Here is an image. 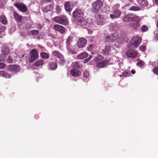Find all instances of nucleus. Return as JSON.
<instances>
[{
	"instance_id": "nucleus-23",
	"label": "nucleus",
	"mask_w": 158,
	"mask_h": 158,
	"mask_svg": "<svg viewBox=\"0 0 158 158\" xmlns=\"http://www.w3.org/2000/svg\"><path fill=\"white\" fill-rule=\"evenodd\" d=\"M89 73L85 71L83 73V80L85 81H87L89 80Z\"/></svg>"
},
{
	"instance_id": "nucleus-14",
	"label": "nucleus",
	"mask_w": 158,
	"mask_h": 158,
	"mask_svg": "<svg viewBox=\"0 0 158 158\" xmlns=\"http://www.w3.org/2000/svg\"><path fill=\"white\" fill-rule=\"evenodd\" d=\"M140 20L139 17V19L138 20H135V23H131L130 24V26L134 29H137L140 26L139 24V20Z\"/></svg>"
},
{
	"instance_id": "nucleus-60",
	"label": "nucleus",
	"mask_w": 158,
	"mask_h": 158,
	"mask_svg": "<svg viewBox=\"0 0 158 158\" xmlns=\"http://www.w3.org/2000/svg\"><path fill=\"white\" fill-rule=\"evenodd\" d=\"M97 66L98 67V64H97Z\"/></svg>"
},
{
	"instance_id": "nucleus-59",
	"label": "nucleus",
	"mask_w": 158,
	"mask_h": 158,
	"mask_svg": "<svg viewBox=\"0 0 158 158\" xmlns=\"http://www.w3.org/2000/svg\"><path fill=\"white\" fill-rule=\"evenodd\" d=\"M99 5H100V3H101V2H100V0L99 1Z\"/></svg>"
},
{
	"instance_id": "nucleus-10",
	"label": "nucleus",
	"mask_w": 158,
	"mask_h": 158,
	"mask_svg": "<svg viewBox=\"0 0 158 158\" xmlns=\"http://www.w3.org/2000/svg\"><path fill=\"white\" fill-rule=\"evenodd\" d=\"M91 10L93 12L95 13L99 11V1L97 0L92 4Z\"/></svg>"
},
{
	"instance_id": "nucleus-17",
	"label": "nucleus",
	"mask_w": 158,
	"mask_h": 158,
	"mask_svg": "<svg viewBox=\"0 0 158 158\" xmlns=\"http://www.w3.org/2000/svg\"><path fill=\"white\" fill-rule=\"evenodd\" d=\"M138 4L142 6H145L148 5V2L147 0H137Z\"/></svg>"
},
{
	"instance_id": "nucleus-19",
	"label": "nucleus",
	"mask_w": 158,
	"mask_h": 158,
	"mask_svg": "<svg viewBox=\"0 0 158 158\" xmlns=\"http://www.w3.org/2000/svg\"><path fill=\"white\" fill-rule=\"evenodd\" d=\"M57 67V65L55 62L51 63L49 64L48 69L50 70L56 69Z\"/></svg>"
},
{
	"instance_id": "nucleus-51",
	"label": "nucleus",
	"mask_w": 158,
	"mask_h": 158,
	"mask_svg": "<svg viewBox=\"0 0 158 158\" xmlns=\"http://www.w3.org/2000/svg\"><path fill=\"white\" fill-rule=\"evenodd\" d=\"M130 4H126L125 6H124V7H128V6H130Z\"/></svg>"
},
{
	"instance_id": "nucleus-28",
	"label": "nucleus",
	"mask_w": 158,
	"mask_h": 158,
	"mask_svg": "<svg viewBox=\"0 0 158 158\" xmlns=\"http://www.w3.org/2000/svg\"><path fill=\"white\" fill-rule=\"evenodd\" d=\"M52 54L55 56L59 58H62L63 55L57 51H54L52 52Z\"/></svg>"
},
{
	"instance_id": "nucleus-57",
	"label": "nucleus",
	"mask_w": 158,
	"mask_h": 158,
	"mask_svg": "<svg viewBox=\"0 0 158 158\" xmlns=\"http://www.w3.org/2000/svg\"><path fill=\"white\" fill-rule=\"evenodd\" d=\"M2 61V60L0 58V62Z\"/></svg>"
},
{
	"instance_id": "nucleus-29",
	"label": "nucleus",
	"mask_w": 158,
	"mask_h": 158,
	"mask_svg": "<svg viewBox=\"0 0 158 158\" xmlns=\"http://www.w3.org/2000/svg\"><path fill=\"white\" fill-rule=\"evenodd\" d=\"M39 31L37 30H32L28 33L29 35H32L33 36L37 35L38 34Z\"/></svg>"
},
{
	"instance_id": "nucleus-21",
	"label": "nucleus",
	"mask_w": 158,
	"mask_h": 158,
	"mask_svg": "<svg viewBox=\"0 0 158 158\" xmlns=\"http://www.w3.org/2000/svg\"><path fill=\"white\" fill-rule=\"evenodd\" d=\"M88 55V54L85 52L78 55L77 57L79 59H82L87 57Z\"/></svg>"
},
{
	"instance_id": "nucleus-52",
	"label": "nucleus",
	"mask_w": 158,
	"mask_h": 158,
	"mask_svg": "<svg viewBox=\"0 0 158 158\" xmlns=\"http://www.w3.org/2000/svg\"><path fill=\"white\" fill-rule=\"evenodd\" d=\"M131 73L132 74H135V71L134 70H132L131 71Z\"/></svg>"
},
{
	"instance_id": "nucleus-24",
	"label": "nucleus",
	"mask_w": 158,
	"mask_h": 158,
	"mask_svg": "<svg viewBox=\"0 0 158 158\" xmlns=\"http://www.w3.org/2000/svg\"><path fill=\"white\" fill-rule=\"evenodd\" d=\"M2 53L4 55H7L9 52V50L6 46H4L2 49Z\"/></svg>"
},
{
	"instance_id": "nucleus-22",
	"label": "nucleus",
	"mask_w": 158,
	"mask_h": 158,
	"mask_svg": "<svg viewBox=\"0 0 158 158\" xmlns=\"http://www.w3.org/2000/svg\"><path fill=\"white\" fill-rule=\"evenodd\" d=\"M72 66L74 68L79 69L81 67V65L78 61H76L73 62L72 64Z\"/></svg>"
},
{
	"instance_id": "nucleus-35",
	"label": "nucleus",
	"mask_w": 158,
	"mask_h": 158,
	"mask_svg": "<svg viewBox=\"0 0 158 158\" xmlns=\"http://www.w3.org/2000/svg\"><path fill=\"white\" fill-rule=\"evenodd\" d=\"M41 57L43 58L47 59L49 57V55L45 52H43L40 53Z\"/></svg>"
},
{
	"instance_id": "nucleus-1",
	"label": "nucleus",
	"mask_w": 158,
	"mask_h": 158,
	"mask_svg": "<svg viewBox=\"0 0 158 158\" xmlns=\"http://www.w3.org/2000/svg\"><path fill=\"white\" fill-rule=\"evenodd\" d=\"M83 10L80 9H76L73 13V16L77 20L78 25L82 26L85 23L83 18Z\"/></svg>"
},
{
	"instance_id": "nucleus-4",
	"label": "nucleus",
	"mask_w": 158,
	"mask_h": 158,
	"mask_svg": "<svg viewBox=\"0 0 158 158\" xmlns=\"http://www.w3.org/2000/svg\"><path fill=\"white\" fill-rule=\"evenodd\" d=\"M53 20L57 23L63 25H65L67 23V20L65 16H59L53 18Z\"/></svg>"
},
{
	"instance_id": "nucleus-7",
	"label": "nucleus",
	"mask_w": 158,
	"mask_h": 158,
	"mask_svg": "<svg viewBox=\"0 0 158 158\" xmlns=\"http://www.w3.org/2000/svg\"><path fill=\"white\" fill-rule=\"evenodd\" d=\"M121 14V12L120 10L118 9H115L113 14L110 15V18L113 19H117L120 17Z\"/></svg>"
},
{
	"instance_id": "nucleus-49",
	"label": "nucleus",
	"mask_w": 158,
	"mask_h": 158,
	"mask_svg": "<svg viewBox=\"0 0 158 158\" xmlns=\"http://www.w3.org/2000/svg\"><path fill=\"white\" fill-rule=\"evenodd\" d=\"M43 1L45 3H50L51 2V0H44Z\"/></svg>"
},
{
	"instance_id": "nucleus-47",
	"label": "nucleus",
	"mask_w": 158,
	"mask_h": 158,
	"mask_svg": "<svg viewBox=\"0 0 158 158\" xmlns=\"http://www.w3.org/2000/svg\"><path fill=\"white\" fill-rule=\"evenodd\" d=\"M120 4H116L114 6V7L115 9H118L120 7Z\"/></svg>"
},
{
	"instance_id": "nucleus-12",
	"label": "nucleus",
	"mask_w": 158,
	"mask_h": 158,
	"mask_svg": "<svg viewBox=\"0 0 158 158\" xmlns=\"http://www.w3.org/2000/svg\"><path fill=\"white\" fill-rule=\"evenodd\" d=\"M68 47L67 48L69 53L71 54H75L77 53V50L76 45L73 46L72 45L69 47Z\"/></svg>"
},
{
	"instance_id": "nucleus-25",
	"label": "nucleus",
	"mask_w": 158,
	"mask_h": 158,
	"mask_svg": "<svg viewBox=\"0 0 158 158\" xmlns=\"http://www.w3.org/2000/svg\"><path fill=\"white\" fill-rule=\"evenodd\" d=\"M71 73L73 76L76 77L79 75L80 72L77 70L73 69L71 70Z\"/></svg>"
},
{
	"instance_id": "nucleus-32",
	"label": "nucleus",
	"mask_w": 158,
	"mask_h": 158,
	"mask_svg": "<svg viewBox=\"0 0 158 158\" xmlns=\"http://www.w3.org/2000/svg\"><path fill=\"white\" fill-rule=\"evenodd\" d=\"M140 8L139 6H132L129 9V10L133 11H138L140 10Z\"/></svg>"
},
{
	"instance_id": "nucleus-38",
	"label": "nucleus",
	"mask_w": 158,
	"mask_h": 158,
	"mask_svg": "<svg viewBox=\"0 0 158 158\" xmlns=\"http://www.w3.org/2000/svg\"><path fill=\"white\" fill-rule=\"evenodd\" d=\"M59 60V64L61 65H64L65 63V61L62 58H60Z\"/></svg>"
},
{
	"instance_id": "nucleus-15",
	"label": "nucleus",
	"mask_w": 158,
	"mask_h": 158,
	"mask_svg": "<svg viewBox=\"0 0 158 158\" xmlns=\"http://www.w3.org/2000/svg\"><path fill=\"white\" fill-rule=\"evenodd\" d=\"M64 8L66 11L70 12L72 10L71 3L70 2H66L64 5Z\"/></svg>"
},
{
	"instance_id": "nucleus-13",
	"label": "nucleus",
	"mask_w": 158,
	"mask_h": 158,
	"mask_svg": "<svg viewBox=\"0 0 158 158\" xmlns=\"http://www.w3.org/2000/svg\"><path fill=\"white\" fill-rule=\"evenodd\" d=\"M53 27L55 30L60 32L61 33H63L65 31L64 27L58 24L54 25Z\"/></svg>"
},
{
	"instance_id": "nucleus-41",
	"label": "nucleus",
	"mask_w": 158,
	"mask_h": 158,
	"mask_svg": "<svg viewBox=\"0 0 158 158\" xmlns=\"http://www.w3.org/2000/svg\"><path fill=\"white\" fill-rule=\"evenodd\" d=\"M139 49L142 51H144L146 49V46L141 45L139 47Z\"/></svg>"
},
{
	"instance_id": "nucleus-20",
	"label": "nucleus",
	"mask_w": 158,
	"mask_h": 158,
	"mask_svg": "<svg viewBox=\"0 0 158 158\" xmlns=\"http://www.w3.org/2000/svg\"><path fill=\"white\" fill-rule=\"evenodd\" d=\"M14 17L15 19L18 22H21L22 19V17L15 12L14 13Z\"/></svg>"
},
{
	"instance_id": "nucleus-3",
	"label": "nucleus",
	"mask_w": 158,
	"mask_h": 158,
	"mask_svg": "<svg viewBox=\"0 0 158 158\" xmlns=\"http://www.w3.org/2000/svg\"><path fill=\"white\" fill-rule=\"evenodd\" d=\"M139 19V16L131 13L125 15L123 18V21L126 22H134Z\"/></svg>"
},
{
	"instance_id": "nucleus-54",
	"label": "nucleus",
	"mask_w": 158,
	"mask_h": 158,
	"mask_svg": "<svg viewBox=\"0 0 158 158\" xmlns=\"http://www.w3.org/2000/svg\"><path fill=\"white\" fill-rule=\"evenodd\" d=\"M94 60H95L96 61H97L98 60V57H97L96 58H94Z\"/></svg>"
},
{
	"instance_id": "nucleus-36",
	"label": "nucleus",
	"mask_w": 158,
	"mask_h": 158,
	"mask_svg": "<svg viewBox=\"0 0 158 158\" xmlns=\"http://www.w3.org/2000/svg\"><path fill=\"white\" fill-rule=\"evenodd\" d=\"M144 64L145 63L143 62L142 60H140L137 63V65L140 68H142L144 66Z\"/></svg>"
},
{
	"instance_id": "nucleus-34",
	"label": "nucleus",
	"mask_w": 158,
	"mask_h": 158,
	"mask_svg": "<svg viewBox=\"0 0 158 158\" xmlns=\"http://www.w3.org/2000/svg\"><path fill=\"white\" fill-rule=\"evenodd\" d=\"M130 74V71L129 70H127L123 72L122 76L123 77H126L129 76Z\"/></svg>"
},
{
	"instance_id": "nucleus-39",
	"label": "nucleus",
	"mask_w": 158,
	"mask_h": 158,
	"mask_svg": "<svg viewBox=\"0 0 158 158\" xmlns=\"http://www.w3.org/2000/svg\"><path fill=\"white\" fill-rule=\"evenodd\" d=\"M5 29L6 27L5 26L1 24L0 25V35Z\"/></svg>"
},
{
	"instance_id": "nucleus-53",
	"label": "nucleus",
	"mask_w": 158,
	"mask_h": 158,
	"mask_svg": "<svg viewBox=\"0 0 158 158\" xmlns=\"http://www.w3.org/2000/svg\"><path fill=\"white\" fill-rule=\"evenodd\" d=\"M155 3L158 5V0H155Z\"/></svg>"
},
{
	"instance_id": "nucleus-45",
	"label": "nucleus",
	"mask_w": 158,
	"mask_h": 158,
	"mask_svg": "<svg viewBox=\"0 0 158 158\" xmlns=\"http://www.w3.org/2000/svg\"><path fill=\"white\" fill-rule=\"evenodd\" d=\"M94 48V46L93 45L91 44L87 47V50L88 51H90L92 50Z\"/></svg>"
},
{
	"instance_id": "nucleus-18",
	"label": "nucleus",
	"mask_w": 158,
	"mask_h": 158,
	"mask_svg": "<svg viewBox=\"0 0 158 158\" xmlns=\"http://www.w3.org/2000/svg\"><path fill=\"white\" fill-rule=\"evenodd\" d=\"M0 75L6 78H10L11 77V75L3 71H0Z\"/></svg>"
},
{
	"instance_id": "nucleus-61",
	"label": "nucleus",
	"mask_w": 158,
	"mask_h": 158,
	"mask_svg": "<svg viewBox=\"0 0 158 158\" xmlns=\"http://www.w3.org/2000/svg\"><path fill=\"white\" fill-rule=\"evenodd\" d=\"M90 42H92V40H90Z\"/></svg>"
},
{
	"instance_id": "nucleus-55",
	"label": "nucleus",
	"mask_w": 158,
	"mask_h": 158,
	"mask_svg": "<svg viewBox=\"0 0 158 158\" xmlns=\"http://www.w3.org/2000/svg\"><path fill=\"white\" fill-rule=\"evenodd\" d=\"M156 27L157 28H158V21L157 22V24H156Z\"/></svg>"
},
{
	"instance_id": "nucleus-33",
	"label": "nucleus",
	"mask_w": 158,
	"mask_h": 158,
	"mask_svg": "<svg viewBox=\"0 0 158 158\" xmlns=\"http://www.w3.org/2000/svg\"><path fill=\"white\" fill-rule=\"evenodd\" d=\"M110 48L109 46H106L104 49L102 50V51L104 53L107 55L109 54V52Z\"/></svg>"
},
{
	"instance_id": "nucleus-8",
	"label": "nucleus",
	"mask_w": 158,
	"mask_h": 158,
	"mask_svg": "<svg viewBox=\"0 0 158 158\" xmlns=\"http://www.w3.org/2000/svg\"><path fill=\"white\" fill-rule=\"evenodd\" d=\"M138 54V52L135 50H129L126 52V55L127 57L132 58L135 57Z\"/></svg>"
},
{
	"instance_id": "nucleus-58",
	"label": "nucleus",
	"mask_w": 158,
	"mask_h": 158,
	"mask_svg": "<svg viewBox=\"0 0 158 158\" xmlns=\"http://www.w3.org/2000/svg\"><path fill=\"white\" fill-rule=\"evenodd\" d=\"M157 64H158V60H157Z\"/></svg>"
},
{
	"instance_id": "nucleus-9",
	"label": "nucleus",
	"mask_w": 158,
	"mask_h": 158,
	"mask_svg": "<svg viewBox=\"0 0 158 158\" xmlns=\"http://www.w3.org/2000/svg\"><path fill=\"white\" fill-rule=\"evenodd\" d=\"M14 5L20 11L22 12H26L27 11L26 6L23 4L16 3Z\"/></svg>"
},
{
	"instance_id": "nucleus-2",
	"label": "nucleus",
	"mask_w": 158,
	"mask_h": 158,
	"mask_svg": "<svg viewBox=\"0 0 158 158\" xmlns=\"http://www.w3.org/2000/svg\"><path fill=\"white\" fill-rule=\"evenodd\" d=\"M142 38L136 36L133 37L128 44V47L130 49L137 48L141 42Z\"/></svg>"
},
{
	"instance_id": "nucleus-30",
	"label": "nucleus",
	"mask_w": 158,
	"mask_h": 158,
	"mask_svg": "<svg viewBox=\"0 0 158 158\" xmlns=\"http://www.w3.org/2000/svg\"><path fill=\"white\" fill-rule=\"evenodd\" d=\"M44 61L42 60H38L35 62L34 64L37 66L42 65L44 64Z\"/></svg>"
},
{
	"instance_id": "nucleus-11",
	"label": "nucleus",
	"mask_w": 158,
	"mask_h": 158,
	"mask_svg": "<svg viewBox=\"0 0 158 158\" xmlns=\"http://www.w3.org/2000/svg\"><path fill=\"white\" fill-rule=\"evenodd\" d=\"M86 40L84 38L80 39L77 42V46L79 48H81L85 47L87 43Z\"/></svg>"
},
{
	"instance_id": "nucleus-44",
	"label": "nucleus",
	"mask_w": 158,
	"mask_h": 158,
	"mask_svg": "<svg viewBox=\"0 0 158 158\" xmlns=\"http://www.w3.org/2000/svg\"><path fill=\"white\" fill-rule=\"evenodd\" d=\"M6 66V64L4 63H0V69H2L4 68Z\"/></svg>"
},
{
	"instance_id": "nucleus-16",
	"label": "nucleus",
	"mask_w": 158,
	"mask_h": 158,
	"mask_svg": "<svg viewBox=\"0 0 158 158\" xmlns=\"http://www.w3.org/2000/svg\"><path fill=\"white\" fill-rule=\"evenodd\" d=\"M10 70L12 72H17L19 71L20 69L18 65H12L10 66Z\"/></svg>"
},
{
	"instance_id": "nucleus-27",
	"label": "nucleus",
	"mask_w": 158,
	"mask_h": 158,
	"mask_svg": "<svg viewBox=\"0 0 158 158\" xmlns=\"http://www.w3.org/2000/svg\"><path fill=\"white\" fill-rule=\"evenodd\" d=\"M0 21L3 24L6 25L7 23V19L6 17L3 15H2L0 17Z\"/></svg>"
},
{
	"instance_id": "nucleus-40",
	"label": "nucleus",
	"mask_w": 158,
	"mask_h": 158,
	"mask_svg": "<svg viewBox=\"0 0 158 158\" xmlns=\"http://www.w3.org/2000/svg\"><path fill=\"white\" fill-rule=\"evenodd\" d=\"M152 71L155 74L158 75V66L155 67L153 68Z\"/></svg>"
},
{
	"instance_id": "nucleus-50",
	"label": "nucleus",
	"mask_w": 158,
	"mask_h": 158,
	"mask_svg": "<svg viewBox=\"0 0 158 158\" xmlns=\"http://www.w3.org/2000/svg\"><path fill=\"white\" fill-rule=\"evenodd\" d=\"M56 9L57 11L59 13L60 12V10L59 6H57L56 7Z\"/></svg>"
},
{
	"instance_id": "nucleus-5",
	"label": "nucleus",
	"mask_w": 158,
	"mask_h": 158,
	"mask_svg": "<svg viewBox=\"0 0 158 158\" xmlns=\"http://www.w3.org/2000/svg\"><path fill=\"white\" fill-rule=\"evenodd\" d=\"M119 37V34L114 33L109 35L106 38V41L111 43L114 42L117 40Z\"/></svg>"
},
{
	"instance_id": "nucleus-6",
	"label": "nucleus",
	"mask_w": 158,
	"mask_h": 158,
	"mask_svg": "<svg viewBox=\"0 0 158 158\" xmlns=\"http://www.w3.org/2000/svg\"><path fill=\"white\" fill-rule=\"evenodd\" d=\"M30 58L29 60L30 62H32L38 58L37 50L36 49H32L30 52Z\"/></svg>"
},
{
	"instance_id": "nucleus-56",
	"label": "nucleus",
	"mask_w": 158,
	"mask_h": 158,
	"mask_svg": "<svg viewBox=\"0 0 158 158\" xmlns=\"http://www.w3.org/2000/svg\"><path fill=\"white\" fill-rule=\"evenodd\" d=\"M88 33H89V34H90V33H92V32L91 31H88Z\"/></svg>"
},
{
	"instance_id": "nucleus-43",
	"label": "nucleus",
	"mask_w": 158,
	"mask_h": 158,
	"mask_svg": "<svg viewBox=\"0 0 158 158\" xmlns=\"http://www.w3.org/2000/svg\"><path fill=\"white\" fill-rule=\"evenodd\" d=\"M92 56L91 55L89 56V57L87 58V59L85 60H84V63H86L87 62H88L92 58Z\"/></svg>"
},
{
	"instance_id": "nucleus-31",
	"label": "nucleus",
	"mask_w": 158,
	"mask_h": 158,
	"mask_svg": "<svg viewBox=\"0 0 158 158\" xmlns=\"http://www.w3.org/2000/svg\"><path fill=\"white\" fill-rule=\"evenodd\" d=\"M107 63V60H103L101 62H99V68L104 67Z\"/></svg>"
},
{
	"instance_id": "nucleus-26",
	"label": "nucleus",
	"mask_w": 158,
	"mask_h": 158,
	"mask_svg": "<svg viewBox=\"0 0 158 158\" xmlns=\"http://www.w3.org/2000/svg\"><path fill=\"white\" fill-rule=\"evenodd\" d=\"M72 37L71 36H69L68 37L66 42L67 48L68 47V46L69 47L72 45Z\"/></svg>"
},
{
	"instance_id": "nucleus-48",
	"label": "nucleus",
	"mask_w": 158,
	"mask_h": 158,
	"mask_svg": "<svg viewBox=\"0 0 158 158\" xmlns=\"http://www.w3.org/2000/svg\"><path fill=\"white\" fill-rule=\"evenodd\" d=\"M36 27L37 28L39 29H41L42 27L41 25L40 24H37Z\"/></svg>"
},
{
	"instance_id": "nucleus-46",
	"label": "nucleus",
	"mask_w": 158,
	"mask_h": 158,
	"mask_svg": "<svg viewBox=\"0 0 158 158\" xmlns=\"http://www.w3.org/2000/svg\"><path fill=\"white\" fill-rule=\"evenodd\" d=\"M49 9L48 10H51L53 8L54 6V4H51L49 5Z\"/></svg>"
},
{
	"instance_id": "nucleus-42",
	"label": "nucleus",
	"mask_w": 158,
	"mask_h": 158,
	"mask_svg": "<svg viewBox=\"0 0 158 158\" xmlns=\"http://www.w3.org/2000/svg\"><path fill=\"white\" fill-rule=\"evenodd\" d=\"M7 61L8 63H11L13 61V59L11 56H9Z\"/></svg>"
},
{
	"instance_id": "nucleus-37",
	"label": "nucleus",
	"mask_w": 158,
	"mask_h": 158,
	"mask_svg": "<svg viewBox=\"0 0 158 158\" xmlns=\"http://www.w3.org/2000/svg\"><path fill=\"white\" fill-rule=\"evenodd\" d=\"M148 29V26L145 25H143L141 27V30L143 32L146 31Z\"/></svg>"
}]
</instances>
